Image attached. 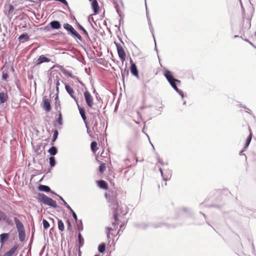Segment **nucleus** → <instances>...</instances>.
<instances>
[{
  "label": "nucleus",
  "instance_id": "nucleus-1",
  "mask_svg": "<svg viewBox=\"0 0 256 256\" xmlns=\"http://www.w3.org/2000/svg\"><path fill=\"white\" fill-rule=\"evenodd\" d=\"M164 75L168 81L170 86L183 98L184 96V92L178 88V85L181 84V81L174 78L173 73L167 68L164 70Z\"/></svg>",
  "mask_w": 256,
  "mask_h": 256
},
{
  "label": "nucleus",
  "instance_id": "nucleus-2",
  "mask_svg": "<svg viewBox=\"0 0 256 256\" xmlns=\"http://www.w3.org/2000/svg\"><path fill=\"white\" fill-rule=\"evenodd\" d=\"M119 208V206L118 202H116L113 204L112 207L111 208V210L113 213V218L114 219V222H112V225L114 226V228L110 227H107L106 230H108L106 232V236L108 240L110 238V232L112 231L114 229L116 230L118 228V224L119 218L118 216L119 214L118 212V209Z\"/></svg>",
  "mask_w": 256,
  "mask_h": 256
},
{
  "label": "nucleus",
  "instance_id": "nucleus-3",
  "mask_svg": "<svg viewBox=\"0 0 256 256\" xmlns=\"http://www.w3.org/2000/svg\"><path fill=\"white\" fill-rule=\"evenodd\" d=\"M63 28L66 30L68 34L74 38H77L81 42H84L82 36L74 28L68 23H64Z\"/></svg>",
  "mask_w": 256,
  "mask_h": 256
},
{
  "label": "nucleus",
  "instance_id": "nucleus-4",
  "mask_svg": "<svg viewBox=\"0 0 256 256\" xmlns=\"http://www.w3.org/2000/svg\"><path fill=\"white\" fill-rule=\"evenodd\" d=\"M114 44L116 48V50L119 58L123 64L124 62L126 60V54L125 51L120 44L116 42H114Z\"/></svg>",
  "mask_w": 256,
  "mask_h": 256
},
{
  "label": "nucleus",
  "instance_id": "nucleus-5",
  "mask_svg": "<svg viewBox=\"0 0 256 256\" xmlns=\"http://www.w3.org/2000/svg\"><path fill=\"white\" fill-rule=\"evenodd\" d=\"M178 212L180 216L184 217H192L193 216V213L191 210L186 207L180 208Z\"/></svg>",
  "mask_w": 256,
  "mask_h": 256
},
{
  "label": "nucleus",
  "instance_id": "nucleus-6",
  "mask_svg": "<svg viewBox=\"0 0 256 256\" xmlns=\"http://www.w3.org/2000/svg\"><path fill=\"white\" fill-rule=\"evenodd\" d=\"M159 171L160 172L161 176L164 181L166 182L170 180L172 176V171L170 170H164V172L162 169L161 168H160Z\"/></svg>",
  "mask_w": 256,
  "mask_h": 256
},
{
  "label": "nucleus",
  "instance_id": "nucleus-7",
  "mask_svg": "<svg viewBox=\"0 0 256 256\" xmlns=\"http://www.w3.org/2000/svg\"><path fill=\"white\" fill-rule=\"evenodd\" d=\"M84 99L87 106L92 108L94 104L93 98L89 92L86 90L84 93Z\"/></svg>",
  "mask_w": 256,
  "mask_h": 256
},
{
  "label": "nucleus",
  "instance_id": "nucleus-8",
  "mask_svg": "<svg viewBox=\"0 0 256 256\" xmlns=\"http://www.w3.org/2000/svg\"><path fill=\"white\" fill-rule=\"evenodd\" d=\"M130 70L132 74L136 76L138 79H139L138 70L136 64L133 62L131 58H130Z\"/></svg>",
  "mask_w": 256,
  "mask_h": 256
},
{
  "label": "nucleus",
  "instance_id": "nucleus-9",
  "mask_svg": "<svg viewBox=\"0 0 256 256\" xmlns=\"http://www.w3.org/2000/svg\"><path fill=\"white\" fill-rule=\"evenodd\" d=\"M50 197L42 193H38L37 196V200L39 202H42L45 205H47Z\"/></svg>",
  "mask_w": 256,
  "mask_h": 256
},
{
  "label": "nucleus",
  "instance_id": "nucleus-10",
  "mask_svg": "<svg viewBox=\"0 0 256 256\" xmlns=\"http://www.w3.org/2000/svg\"><path fill=\"white\" fill-rule=\"evenodd\" d=\"M65 89L70 96L76 102H78V99L74 94L75 92L73 88L69 84H65Z\"/></svg>",
  "mask_w": 256,
  "mask_h": 256
},
{
  "label": "nucleus",
  "instance_id": "nucleus-11",
  "mask_svg": "<svg viewBox=\"0 0 256 256\" xmlns=\"http://www.w3.org/2000/svg\"><path fill=\"white\" fill-rule=\"evenodd\" d=\"M50 61V59L46 57L44 55H41L39 58L34 62V66H38L44 62H48Z\"/></svg>",
  "mask_w": 256,
  "mask_h": 256
},
{
  "label": "nucleus",
  "instance_id": "nucleus-12",
  "mask_svg": "<svg viewBox=\"0 0 256 256\" xmlns=\"http://www.w3.org/2000/svg\"><path fill=\"white\" fill-rule=\"evenodd\" d=\"M42 108L46 112H50L52 109L50 100L46 98V96L42 100Z\"/></svg>",
  "mask_w": 256,
  "mask_h": 256
},
{
  "label": "nucleus",
  "instance_id": "nucleus-13",
  "mask_svg": "<svg viewBox=\"0 0 256 256\" xmlns=\"http://www.w3.org/2000/svg\"><path fill=\"white\" fill-rule=\"evenodd\" d=\"M50 30H59L62 28L60 22L58 20H53L49 23Z\"/></svg>",
  "mask_w": 256,
  "mask_h": 256
},
{
  "label": "nucleus",
  "instance_id": "nucleus-14",
  "mask_svg": "<svg viewBox=\"0 0 256 256\" xmlns=\"http://www.w3.org/2000/svg\"><path fill=\"white\" fill-rule=\"evenodd\" d=\"M76 104L78 106V108L79 110L80 114L82 120H84L86 126V114L85 109L84 108L80 106L78 102H76Z\"/></svg>",
  "mask_w": 256,
  "mask_h": 256
},
{
  "label": "nucleus",
  "instance_id": "nucleus-15",
  "mask_svg": "<svg viewBox=\"0 0 256 256\" xmlns=\"http://www.w3.org/2000/svg\"><path fill=\"white\" fill-rule=\"evenodd\" d=\"M76 25L78 26V28L80 30H82V32L84 33V34L85 35L88 40V41L92 43V41L90 39V38L88 35V32L84 28V27L82 25H81L79 22H78L76 20Z\"/></svg>",
  "mask_w": 256,
  "mask_h": 256
},
{
  "label": "nucleus",
  "instance_id": "nucleus-16",
  "mask_svg": "<svg viewBox=\"0 0 256 256\" xmlns=\"http://www.w3.org/2000/svg\"><path fill=\"white\" fill-rule=\"evenodd\" d=\"M114 8H116V10L118 14V16L120 18L118 20V30H120V26L121 24H124V21L122 20V19L123 18V16L118 4L114 3Z\"/></svg>",
  "mask_w": 256,
  "mask_h": 256
},
{
  "label": "nucleus",
  "instance_id": "nucleus-17",
  "mask_svg": "<svg viewBox=\"0 0 256 256\" xmlns=\"http://www.w3.org/2000/svg\"><path fill=\"white\" fill-rule=\"evenodd\" d=\"M150 226L154 228H162L163 226L169 228L171 226L169 224L163 222H152L150 224Z\"/></svg>",
  "mask_w": 256,
  "mask_h": 256
},
{
  "label": "nucleus",
  "instance_id": "nucleus-18",
  "mask_svg": "<svg viewBox=\"0 0 256 256\" xmlns=\"http://www.w3.org/2000/svg\"><path fill=\"white\" fill-rule=\"evenodd\" d=\"M14 219L18 232H19L24 230V226L22 222L19 220V219H18L16 217H14Z\"/></svg>",
  "mask_w": 256,
  "mask_h": 256
},
{
  "label": "nucleus",
  "instance_id": "nucleus-19",
  "mask_svg": "<svg viewBox=\"0 0 256 256\" xmlns=\"http://www.w3.org/2000/svg\"><path fill=\"white\" fill-rule=\"evenodd\" d=\"M18 248V244H15L9 250L4 254L3 256H12Z\"/></svg>",
  "mask_w": 256,
  "mask_h": 256
},
{
  "label": "nucleus",
  "instance_id": "nucleus-20",
  "mask_svg": "<svg viewBox=\"0 0 256 256\" xmlns=\"http://www.w3.org/2000/svg\"><path fill=\"white\" fill-rule=\"evenodd\" d=\"M38 190H40V192H50L52 194L54 193V192H53L51 190L50 186H46V185H43V184H40L38 186Z\"/></svg>",
  "mask_w": 256,
  "mask_h": 256
},
{
  "label": "nucleus",
  "instance_id": "nucleus-21",
  "mask_svg": "<svg viewBox=\"0 0 256 256\" xmlns=\"http://www.w3.org/2000/svg\"><path fill=\"white\" fill-rule=\"evenodd\" d=\"M92 8L93 10L94 14H98L100 10V6L96 0H93L91 3Z\"/></svg>",
  "mask_w": 256,
  "mask_h": 256
},
{
  "label": "nucleus",
  "instance_id": "nucleus-22",
  "mask_svg": "<svg viewBox=\"0 0 256 256\" xmlns=\"http://www.w3.org/2000/svg\"><path fill=\"white\" fill-rule=\"evenodd\" d=\"M54 109L56 112H60L61 110V108H60V102L58 98V94H55V98H54Z\"/></svg>",
  "mask_w": 256,
  "mask_h": 256
},
{
  "label": "nucleus",
  "instance_id": "nucleus-23",
  "mask_svg": "<svg viewBox=\"0 0 256 256\" xmlns=\"http://www.w3.org/2000/svg\"><path fill=\"white\" fill-rule=\"evenodd\" d=\"M98 186L104 190H107L108 188V185L107 182L104 180H99L96 181Z\"/></svg>",
  "mask_w": 256,
  "mask_h": 256
},
{
  "label": "nucleus",
  "instance_id": "nucleus-24",
  "mask_svg": "<svg viewBox=\"0 0 256 256\" xmlns=\"http://www.w3.org/2000/svg\"><path fill=\"white\" fill-rule=\"evenodd\" d=\"M29 40H30V36H29L28 34L26 32L22 33L18 38V40L22 42H24V41L27 42Z\"/></svg>",
  "mask_w": 256,
  "mask_h": 256
},
{
  "label": "nucleus",
  "instance_id": "nucleus-25",
  "mask_svg": "<svg viewBox=\"0 0 256 256\" xmlns=\"http://www.w3.org/2000/svg\"><path fill=\"white\" fill-rule=\"evenodd\" d=\"M78 248H80L84 246V238L81 232H78Z\"/></svg>",
  "mask_w": 256,
  "mask_h": 256
},
{
  "label": "nucleus",
  "instance_id": "nucleus-26",
  "mask_svg": "<svg viewBox=\"0 0 256 256\" xmlns=\"http://www.w3.org/2000/svg\"><path fill=\"white\" fill-rule=\"evenodd\" d=\"M76 222V230L78 231V232H81L84 230V226L82 220H78Z\"/></svg>",
  "mask_w": 256,
  "mask_h": 256
},
{
  "label": "nucleus",
  "instance_id": "nucleus-27",
  "mask_svg": "<svg viewBox=\"0 0 256 256\" xmlns=\"http://www.w3.org/2000/svg\"><path fill=\"white\" fill-rule=\"evenodd\" d=\"M8 98L7 94L4 92H0V104L6 102Z\"/></svg>",
  "mask_w": 256,
  "mask_h": 256
},
{
  "label": "nucleus",
  "instance_id": "nucleus-28",
  "mask_svg": "<svg viewBox=\"0 0 256 256\" xmlns=\"http://www.w3.org/2000/svg\"><path fill=\"white\" fill-rule=\"evenodd\" d=\"M122 77L123 82H124V80L126 78L128 79L129 75V70L127 68L126 66L124 70L121 69Z\"/></svg>",
  "mask_w": 256,
  "mask_h": 256
},
{
  "label": "nucleus",
  "instance_id": "nucleus-29",
  "mask_svg": "<svg viewBox=\"0 0 256 256\" xmlns=\"http://www.w3.org/2000/svg\"><path fill=\"white\" fill-rule=\"evenodd\" d=\"M10 234L8 233H2L0 234V242L4 244L9 238Z\"/></svg>",
  "mask_w": 256,
  "mask_h": 256
},
{
  "label": "nucleus",
  "instance_id": "nucleus-30",
  "mask_svg": "<svg viewBox=\"0 0 256 256\" xmlns=\"http://www.w3.org/2000/svg\"><path fill=\"white\" fill-rule=\"evenodd\" d=\"M48 152L52 156H54L58 154V150L56 146H52Z\"/></svg>",
  "mask_w": 256,
  "mask_h": 256
},
{
  "label": "nucleus",
  "instance_id": "nucleus-31",
  "mask_svg": "<svg viewBox=\"0 0 256 256\" xmlns=\"http://www.w3.org/2000/svg\"><path fill=\"white\" fill-rule=\"evenodd\" d=\"M46 206H50L54 208H56L58 206L56 203V202L50 198Z\"/></svg>",
  "mask_w": 256,
  "mask_h": 256
},
{
  "label": "nucleus",
  "instance_id": "nucleus-32",
  "mask_svg": "<svg viewBox=\"0 0 256 256\" xmlns=\"http://www.w3.org/2000/svg\"><path fill=\"white\" fill-rule=\"evenodd\" d=\"M54 67H56V68H58L64 73V74H65L66 76H67L68 74H70V72L68 71V70H66L64 68V66H62L56 64V65L53 66L52 68H54Z\"/></svg>",
  "mask_w": 256,
  "mask_h": 256
},
{
  "label": "nucleus",
  "instance_id": "nucleus-33",
  "mask_svg": "<svg viewBox=\"0 0 256 256\" xmlns=\"http://www.w3.org/2000/svg\"><path fill=\"white\" fill-rule=\"evenodd\" d=\"M106 244L104 242L100 244L98 248V250L100 253L103 254L106 250Z\"/></svg>",
  "mask_w": 256,
  "mask_h": 256
},
{
  "label": "nucleus",
  "instance_id": "nucleus-34",
  "mask_svg": "<svg viewBox=\"0 0 256 256\" xmlns=\"http://www.w3.org/2000/svg\"><path fill=\"white\" fill-rule=\"evenodd\" d=\"M252 134L251 132H250V134L248 135V136L247 137V138L246 139V142H245V144H244V149H246L248 148V147L250 145V142L252 140Z\"/></svg>",
  "mask_w": 256,
  "mask_h": 256
},
{
  "label": "nucleus",
  "instance_id": "nucleus-35",
  "mask_svg": "<svg viewBox=\"0 0 256 256\" xmlns=\"http://www.w3.org/2000/svg\"><path fill=\"white\" fill-rule=\"evenodd\" d=\"M58 230L61 232H63L64 230V225L62 220L58 219Z\"/></svg>",
  "mask_w": 256,
  "mask_h": 256
},
{
  "label": "nucleus",
  "instance_id": "nucleus-36",
  "mask_svg": "<svg viewBox=\"0 0 256 256\" xmlns=\"http://www.w3.org/2000/svg\"><path fill=\"white\" fill-rule=\"evenodd\" d=\"M53 132V136L52 139V143L51 144L53 145V142H54L56 139L58 138V132L57 130L54 129L52 130Z\"/></svg>",
  "mask_w": 256,
  "mask_h": 256
},
{
  "label": "nucleus",
  "instance_id": "nucleus-37",
  "mask_svg": "<svg viewBox=\"0 0 256 256\" xmlns=\"http://www.w3.org/2000/svg\"><path fill=\"white\" fill-rule=\"evenodd\" d=\"M18 232V238L19 240L21 242H22L26 238V232L25 230L21 232Z\"/></svg>",
  "mask_w": 256,
  "mask_h": 256
},
{
  "label": "nucleus",
  "instance_id": "nucleus-38",
  "mask_svg": "<svg viewBox=\"0 0 256 256\" xmlns=\"http://www.w3.org/2000/svg\"><path fill=\"white\" fill-rule=\"evenodd\" d=\"M57 112L58 113V118L56 119V121L58 122V123L60 125H62L63 122H62V114L60 111Z\"/></svg>",
  "mask_w": 256,
  "mask_h": 256
},
{
  "label": "nucleus",
  "instance_id": "nucleus-39",
  "mask_svg": "<svg viewBox=\"0 0 256 256\" xmlns=\"http://www.w3.org/2000/svg\"><path fill=\"white\" fill-rule=\"evenodd\" d=\"M50 165L51 168H53L56 165V160L54 156H50L49 158Z\"/></svg>",
  "mask_w": 256,
  "mask_h": 256
},
{
  "label": "nucleus",
  "instance_id": "nucleus-40",
  "mask_svg": "<svg viewBox=\"0 0 256 256\" xmlns=\"http://www.w3.org/2000/svg\"><path fill=\"white\" fill-rule=\"evenodd\" d=\"M90 148L92 150V151L94 152H96L97 150V143L96 141H93L90 144Z\"/></svg>",
  "mask_w": 256,
  "mask_h": 256
},
{
  "label": "nucleus",
  "instance_id": "nucleus-41",
  "mask_svg": "<svg viewBox=\"0 0 256 256\" xmlns=\"http://www.w3.org/2000/svg\"><path fill=\"white\" fill-rule=\"evenodd\" d=\"M138 226L140 228L145 230L148 228V226H150V224H147L146 222H142L138 224Z\"/></svg>",
  "mask_w": 256,
  "mask_h": 256
},
{
  "label": "nucleus",
  "instance_id": "nucleus-42",
  "mask_svg": "<svg viewBox=\"0 0 256 256\" xmlns=\"http://www.w3.org/2000/svg\"><path fill=\"white\" fill-rule=\"evenodd\" d=\"M242 212H243L246 216H251L252 214V210H249L248 208H247L246 207H242Z\"/></svg>",
  "mask_w": 256,
  "mask_h": 256
},
{
  "label": "nucleus",
  "instance_id": "nucleus-43",
  "mask_svg": "<svg viewBox=\"0 0 256 256\" xmlns=\"http://www.w3.org/2000/svg\"><path fill=\"white\" fill-rule=\"evenodd\" d=\"M42 223L44 230H47L50 227V224L46 220L44 219Z\"/></svg>",
  "mask_w": 256,
  "mask_h": 256
},
{
  "label": "nucleus",
  "instance_id": "nucleus-44",
  "mask_svg": "<svg viewBox=\"0 0 256 256\" xmlns=\"http://www.w3.org/2000/svg\"><path fill=\"white\" fill-rule=\"evenodd\" d=\"M8 78V72L6 70H4L2 72V79L6 80Z\"/></svg>",
  "mask_w": 256,
  "mask_h": 256
},
{
  "label": "nucleus",
  "instance_id": "nucleus-45",
  "mask_svg": "<svg viewBox=\"0 0 256 256\" xmlns=\"http://www.w3.org/2000/svg\"><path fill=\"white\" fill-rule=\"evenodd\" d=\"M106 167L104 163L101 164L98 168L99 172L100 173H103L106 170Z\"/></svg>",
  "mask_w": 256,
  "mask_h": 256
},
{
  "label": "nucleus",
  "instance_id": "nucleus-46",
  "mask_svg": "<svg viewBox=\"0 0 256 256\" xmlns=\"http://www.w3.org/2000/svg\"><path fill=\"white\" fill-rule=\"evenodd\" d=\"M0 218H1V220H2L4 222H7L8 217L6 214L3 212L0 211Z\"/></svg>",
  "mask_w": 256,
  "mask_h": 256
},
{
  "label": "nucleus",
  "instance_id": "nucleus-47",
  "mask_svg": "<svg viewBox=\"0 0 256 256\" xmlns=\"http://www.w3.org/2000/svg\"><path fill=\"white\" fill-rule=\"evenodd\" d=\"M40 31H44V32H50V28L48 25V26H46L44 27H42L40 28Z\"/></svg>",
  "mask_w": 256,
  "mask_h": 256
},
{
  "label": "nucleus",
  "instance_id": "nucleus-48",
  "mask_svg": "<svg viewBox=\"0 0 256 256\" xmlns=\"http://www.w3.org/2000/svg\"><path fill=\"white\" fill-rule=\"evenodd\" d=\"M60 76L59 75H56L54 76V81L56 82V85L60 86Z\"/></svg>",
  "mask_w": 256,
  "mask_h": 256
},
{
  "label": "nucleus",
  "instance_id": "nucleus-49",
  "mask_svg": "<svg viewBox=\"0 0 256 256\" xmlns=\"http://www.w3.org/2000/svg\"><path fill=\"white\" fill-rule=\"evenodd\" d=\"M148 24L150 30V32H152V37H153L154 39V40L155 36H154V30L153 27L152 26L151 21L148 22Z\"/></svg>",
  "mask_w": 256,
  "mask_h": 256
},
{
  "label": "nucleus",
  "instance_id": "nucleus-50",
  "mask_svg": "<svg viewBox=\"0 0 256 256\" xmlns=\"http://www.w3.org/2000/svg\"><path fill=\"white\" fill-rule=\"evenodd\" d=\"M250 19H248L246 23L244 24V28L248 30L250 28Z\"/></svg>",
  "mask_w": 256,
  "mask_h": 256
},
{
  "label": "nucleus",
  "instance_id": "nucleus-51",
  "mask_svg": "<svg viewBox=\"0 0 256 256\" xmlns=\"http://www.w3.org/2000/svg\"><path fill=\"white\" fill-rule=\"evenodd\" d=\"M66 223L67 224V228L68 230H72V224H71L70 221V220L67 219L66 221Z\"/></svg>",
  "mask_w": 256,
  "mask_h": 256
},
{
  "label": "nucleus",
  "instance_id": "nucleus-52",
  "mask_svg": "<svg viewBox=\"0 0 256 256\" xmlns=\"http://www.w3.org/2000/svg\"><path fill=\"white\" fill-rule=\"evenodd\" d=\"M145 6H146V18H147V20H148V22L151 21L150 20V14H149V12H148V8H147L146 0H145Z\"/></svg>",
  "mask_w": 256,
  "mask_h": 256
},
{
  "label": "nucleus",
  "instance_id": "nucleus-53",
  "mask_svg": "<svg viewBox=\"0 0 256 256\" xmlns=\"http://www.w3.org/2000/svg\"><path fill=\"white\" fill-rule=\"evenodd\" d=\"M70 212L72 214L74 219L76 221H78V216H77L76 213L74 212V210H72V211Z\"/></svg>",
  "mask_w": 256,
  "mask_h": 256
},
{
  "label": "nucleus",
  "instance_id": "nucleus-54",
  "mask_svg": "<svg viewBox=\"0 0 256 256\" xmlns=\"http://www.w3.org/2000/svg\"><path fill=\"white\" fill-rule=\"evenodd\" d=\"M156 160H157V161L160 164L162 165V166H164V165H168V163H164V162L160 159L159 157H158L156 158Z\"/></svg>",
  "mask_w": 256,
  "mask_h": 256
},
{
  "label": "nucleus",
  "instance_id": "nucleus-55",
  "mask_svg": "<svg viewBox=\"0 0 256 256\" xmlns=\"http://www.w3.org/2000/svg\"><path fill=\"white\" fill-rule=\"evenodd\" d=\"M14 8V6H13V5L10 4L9 6H8V14H12L13 12Z\"/></svg>",
  "mask_w": 256,
  "mask_h": 256
},
{
  "label": "nucleus",
  "instance_id": "nucleus-56",
  "mask_svg": "<svg viewBox=\"0 0 256 256\" xmlns=\"http://www.w3.org/2000/svg\"><path fill=\"white\" fill-rule=\"evenodd\" d=\"M67 76L75 80H78V76L73 75L70 72V74H68Z\"/></svg>",
  "mask_w": 256,
  "mask_h": 256
},
{
  "label": "nucleus",
  "instance_id": "nucleus-57",
  "mask_svg": "<svg viewBox=\"0 0 256 256\" xmlns=\"http://www.w3.org/2000/svg\"><path fill=\"white\" fill-rule=\"evenodd\" d=\"M244 40L246 42H248V43H249V44H250L252 46H253L254 48H256V46H255L253 44V43H252L251 42H250L248 39H247V38H245V39H244Z\"/></svg>",
  "mask_w": 256,
  "mask_h": 256
},
{
  "label": "nucleus",
  "instance_id": "nucleus-58",
  "mask_svg": "<svg viewBox=\"0 0 256 256\" xmlns=\"http://www.w3.org/2000/svg\"><path fill=\"white\" fill-rule=\"evenodd\" d=\"M200 214H202V216H204V217L205 218V220H206V224H207L208 225H209V226H210V224L209 223V222H208V221H207V220H206L207 216H206V214H204V213H202V212H200Z\"/></svg>",
  "mask_w": 256,
  "mask_h": 256
},
{
  "label": "nucleus",
  "instance_id": "nucleus-59",
  "mask_svg": "<svg viewBox=\"0 0 256 256\" xmlns=\"http://www.w3.org/2000/svg\"><path fill=\"white\" fill-rule=\"evenodd\" d=\"M221 205L219 204H212L209 206V207H214L218 208H221Z\"/></svg>",
  "mask_w": 256,
  "mask_h": 256
},
{
  "label": "nucleus",
  "instance_id": "nucleus-60",
  "mask_svg": "<svg viewBox=\"0 0 256 256\" xmlns=\"http://www.w3.org/2000/svg\"><path fill=\"white\" fill-rule=\"evenodd\" d=\"M53 194H54V195H56V196H58V198H59V199H60L61 201L63 202V201L64 200V198H63L62 196H59L58 194H56V192H54V193Z\"/></svg>",
  "mask_w": 256,
  "mask_h": 256
},
{
  "label": "nucleus",
  "instance_id": "nucleus-61",
  "mask_svg": "<svg viewBox=\"0 0 256 256\" xmlns=\"http://www.w3.org/2000/svg\"><path fill=\"white\" fill-rule=\"evenodd\" d=\"M252 253L253 254H256L255 248H254V246L253 242H252Z\"/></svg>",
  "mask_w": 256,
  "mask_h": 256
},
{
  "label": "nucleus",
  "instance_id": "nucleus-62",
  "mask_svg": "<svg viewBox=\"0 0 256 256\" xmlns=\"http://www.w3.org/2000/svg\"><path fill=\"white\" fill-rule=\"evenodd\" d=\"M86 129H87V132H88V134H89L90 136H91V133L92 132L90 131V130H89L87 124H86Z\"/></svg>",
  "mask_w": 256,
  "mask_h": 256
},
{
  "label": "nucleus",
  "instance_id": "nucleus-63",
  "mask_svg": "<svg viewBox=\"0 0 256 256\" xmlns=\"http://www.w3.org/2000/svg\"><path fill=\"white\" fill-rule=\"evenodd\" d=\"M66 208L68 210H70V212H71L73 210L72 208L68 205H68H66Z\"/></svg>",
  "mask_w": 256,
  "mask_h": 256
},
{
  "label": "nucleus",
  "instance_id": "nucleus-64",
  "mask_svg": "<svg viewBox=\"0 0 256 256\" xmlns=\"http://www.w3.org/2000/svg\"><path fill=\"white\" fill-rule=\"evenodd\" d=\"M56 34H58V35L62 36H64V35H65V34L61 31L58 32Z\"/></svg>",
  "mask_w": 256,
  "mask_h": 256
}]
</instances>
